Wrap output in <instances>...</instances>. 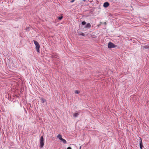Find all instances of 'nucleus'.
I'll use <instances>...</instances> for the list:
<instances>
[{"label":"nucleus","mask_w":149,"mask_h":149,"mask_svg":"<svg viewBox=\"0 0 149 149\" xmlns=\"http://www.w3.org/2000/svg\"><path fill=\"white\" fill-rule=\"evenodd\" d=\"M34 43L36 46V51L37 52H40V45L38 43V42L34 40H33Z\"/></svg>","instance_id":"nucleus-1"},{"label":"nucleus","mask_w":149,"mask_h":149,"mask_svg":"<svg viewBox=\"0 0 149 149\" xmlns=\"http://www.w3.org/2000/svg\"><path fill=\"white\" fill-rule=\"evenodd\" d=\"M40 148H42L44 146V138L42 136L40 139Z\"/></svg>","instance_id":"nucleus-2"},{"label":"nucleus","mask_w":149,"mask_h":149,"mask_svg":"<svg viewBox=\"0 0 149 149\" xmlns=\"http://www.w3.org/2000/svg\"><path fill=\"white\" fill-rule=\"evenodd\" d=\"M116 46V45H115L113 43L111 42H109L108 44V47L109 49L114 48Z\"/></svg>","instance_id":"nucleus-3"},{"label":"nucleus","mask_w":149,"mask_h":149,"mask_svg":"<svg viewBox=\"0 0 149 149\" xmlns=\"http://www.w3.org/2000/svg\"><path fill=\"white\" fill-rule=\"evenodd\" d=\"M139 139L140 140L139 142L140 148V149H142L144 147L142 144L141 138V137H139Z\"/></svg>","instance_id":"nucleus-4"},{"label":"nucleus","mask_w":149,"mask_h":149,"mask_svg":"<svg viewBox=\"0 0 149 149\" xmlns=\"http://www.w3.org/2000/svg\"><path fill=\"white\" fill-rule=\"evenodd\" d=\"M109 5V3L107 2H106L104 3L103 6L104 8H106L107 7H108Z\"/></svg>","instance_id":"nucleus-5"},{"label":"nucleus","mask_w":149,"mask_h":149,"mask_svg":"<svg viewBox=\"0 0 149 149\" xmlns=\"http://www.w3.org/2000/svg\"><path fill=\"white\" fill-rule=\"evenodd\" d=\"M91 27V25L89 23H88L85 26L84 28L86 29H89Z\"/></svg>","instance_id":"nucleus-6"},{"label":"nucleus","mask_w":149,"mask_h":149,"mask_svg":"<svg viewBox=\"0 0 149 149\" xmlns=\"http://www.w3.org/2000/svg\"><path fill=\"white\" fill-rule=\"evenodd\" d=\"M79 115V113H75L73 114V116L75 118L77 117H78V116Z\"/></svg>","instance_id":"nucleus-7"},{"label":"nucleus","mask_w":149,"mask_h":149,"mask_svg":"<svg viewBox=\"0 0 149 149\" xmlns=\"http://www.w3.org/2000/svg\"><path fill=\"white\" fill-rule=\"evenodd\" d=\"M40 100L41 101V102L42 103H45V102L46 101V100L43 98H41Z\"/></svg>","instance_id":"nucleus-8"},{"label":"nucleus","mask_w":149,"mask_h":149,"mask_svg":"<svg viewBox=\"0 0 149 149\" xmlns=\"http://www.w3.org/2000/svg\"><path fill=\"white\" fill-rule=\"evenodd\" d=\"M57 137L60 140H61L63 138H62V135L60 134H59L57 136Z\"/></svg>","instance_id":"nucleus-9"},{"label":"nucleus","mask_w":149,"mask_h":149,"mask_svg":"<svg viewBox=\"0 0 149 149\" xmlns=\"http://www.w3.org/2000/svg\"><path fill=\"white\" fill-rule=\"evenodd\" d=\"M61 141H62L63 143L64 144H65L67 143V141H66L64 139H62L61 140Z\"/></svg>","instance_id":"nucleus-10"},{"label":"nucleus","mask_w":149,"mask_h":149,"mask_svg":"<svg viewBox=\"0 0 149 149\" xmlns=\"http://www.w3.org/2000/svg\"><path fill=\"white\" fill-rule=\"evenodd\" d=\"M143 48L144 49H148L149 48V46L148 45L144 46Z\"/></svg>","instance_id":"nucleus-11"},{"label":"nucleus","mask_w":149,"mask_h":149,"mask_svg":"<svg viewBox=\"0 0 149 149\" xmlns=\"http://www.w3.org/2000/svg\"><path fill=\"white\" fill-rule=\"evenodd\" d=\"M86 22L85 21H83L81 22V24L83 25H85L86 24Z\"/></svg>","instance_id":"nucleus-12"},{"label":"nucleus","mask_w":149,"mask_h":149,"mask_svg":"<svg viewBox=\"0 0 149 149\" xmlns=\"http://www.w3.org/2000/svg\"><path fill=\"white\" fill-rule=\"evenodd\" d=\"M63 18V16H61L60 17H58V19L59 20H61Z\"/></svg>","instance_id":"nucleus-13"},{"label":"nucleus","mask_w":149,"mask_h":149,"mask_svg":"<svg viewBox=\"0 0 149 149\" xmlns=\"http://www.w3.org/2000/svg\"><path fill=\"white\" fill-rule=\"evenodd\" d=\"M74 93L76 94H79V91L78 90H75L74 91Z\"/></svg>","instance_id":"nucleus-14"},{"label":"nucleus","mask_w":149,"mask_h":149,"mask_svg":"<svg viewBox=\"0 0 149 149\" xmlns=\"http://www.w3.org/2000/svg\"><path fill=\"white\" fill-rule=\"evenodd\" d=\"M79 35H81L83 36H85V34L84 33H81L79 34Z\"/></svg>","instance_id":"nucleus-15"},{"label":"nucleus","mask_w":149,"mask_h":149,"mask_svg":"<svg viewBox=\"0 0 149 149\" xmlns=\"http://www.w3.org/2000/svg\"><path fill=\"white\" fill-rule=\"evenodd\" d=\"M30 28L29 27H28L26 28V31H29L30 30Z\"/></svg>","instance_id":"nucleus-16"},{"label":"nucleus","mask_w":149,"mask_h":149,"mask_svg":"<svg viewBox=\"0 0 149 149\" xmlns=\"http://www.w3.org/2000/svg\"><path fill=\"white\" fill-rule=\"evenodd\" d=\"M67 149H72V148L70 147H68L67 148Z\"/></svg>","instance_id":"nucleus-17"},{"label":"nucleus","mask_w":149,"mask_h":149,"mask_svg":"<svg viewBox=\"0 0 149 149\" xmlns=\"http://www.w3.org/2000/svg\"><path fill=\"white\" fill-rule=\"evenodd\" d=\"M75 1V0H72L71 1H70V2L71 3H73Z\"/></svg>","instance_id":"nucleus-18"},{"label":"nucleus","mask_w":149,"mask_h":149,"mask_svg":"<svg viewBox=\"0 0 149 149\" xmlns=\"http://www.w3.org/2000/svg\"><path fill=\"white\" fill-rule=\"evenodd\" d=\"M25 112H26V113H27V111H25Z\"/></svg>","instance_id":"nucleus-19"},{"label":"nucleus","mask_w":149,"mask_h":149,"mask_svg":"<svg viewBox=\"0 0 149 149\" xmlns=\"http://www.w3.org/2000/svg\"><path fill=\"white\" fill-rule=\"evenodd\" d=\"M83 1H86V0H83Z\"/></svg>","instance_id":"nucleus-20"},{"label":"nucleus","mask_w":149,"mask_h":149,"mask_svg":"<svg viewBox=\"0 0 149 149\" xmlns=\"http://www.w3.org/2000/svg\"><path fill=\"white\" fill-rule=\"evenodd\" d=\"M81 147H80V149H81Z\"/></svg>","instance_id":"nucleus-21"}]
</instances>
